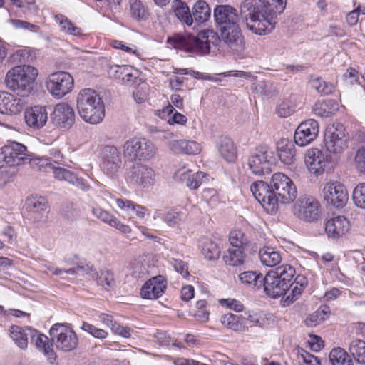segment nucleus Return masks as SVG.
<instances>
[{
    "label": "nucleus",
    "mask_w": 365,
    "mask_h": 365,
    "mask_svg": "<svg viewBox=\"0 0 365 365\" xmlns=\"http://www.w3.org/2000/svg\"><path fill=\"white\" fill-rule=\"evenodd\" d=\"M250 190L255 199L268 212H274L277 210L270 183L262 180L255 182L250 185Z\"/></svg>",
    "instance_id": "obj_11"
},
{
    "label": "nucleus",
    "mask_w": 365,
    "mask_h": 365,
    "mask_svg": "<svg viewBox=\"0 0 365 365\" xmlns=\"http://www.w3.org/2000/svg\"><path fill=\"white\" fill-rule=\"evenodd\" d=\"M349 229V222L344 216H336L328 220L325 230L329 237L339 238L345 235Z\"/></svg>",
    "instance_id": "obj_24"
},
{
    "label": "nucleus",
    "mask_w": 365,
    "mask_h": 365,
    "mask_svg": "<svg viewBox=\"0 0 365 365\" xmlns=\"http://www.w3.org/2000/svg\"><path fill=\"white\" fill-rule=\"evenodd\" d=\"M242 319H244L247 329L248 326L264 327L266 324L267 317L264 312H259L254 314H245V316H242Z\"/></svg>",
    "instance_id": "obj_51"
},
{
    "label": "nucleus",
    "mask_w": 365,
    "mask_h": 365,
    "mask_svg": "<svg viewBox=\"0 0 365 365\" xmlns=\"http://www.w3.org/2000/svg\"><path fill=\"white\" fill-rule=\"evenodd\" d=\"M307 285V278L304 275L298 274L294 282L290 284L295 296H300Z\"/></svg>",
    "instance_id": "obj_63"
},
{
    "label": "nucleus",
    "mask_w": 365,
    "mask_h": 365,
    "mask_svg": "<svg viewBox=\"0 0 365 365\" xmlns=\"http://www.w3.org/2000/svg\"><path fill=\"white\" fill-rule=\"evenodd\" d=\"M202 252L209 260H215L219 258L220 250L218 245L212 240L202 238L200 245Z\"/></svg>",
    "instance_id": "obj_38"
},
{
    "label": "nucleus",
    "mask_w": 365,
    "mask_h": 365,
    "mask_svg": "<svg viewBox=\"0 0 365 365\" xmlns=\"http://www.w3.org/2000/svg\"><path fill=\"white\" fill-rule=\"evenodd\" d=\"M167 287L165 279L155 276L146 282L140 289V295L144 299H155L162 296Z\"/></svg>",
    "instance_id": "obj_17"
},
{
    "label": "nucleus",
    "mask_w": 365,
    "mask_h": 365,
    "mask_svg": "<svg viewBox=\"0 0 365 365\" xmlns=\"http://www.w3.org/2000/svg\"><path fill=\"white\" fill-rule=\"evenodd\" d=\"M26 205L27 210L30 212L35 222L46 221L49 205L45 197L31 195L26 198Z\"/></svg>",
    "instance_id": "obj_15"
},
{
    "label": "nucleus",
    "mask_w": 365,
    "mask_h": 365,
    "mask_svg": "<svg viewBox=\"0 0 365 365\" xmlns=\"http://www.w3.org/2000/svg\"><path fill=\"white\" fill-rule=\"evenodd\" d=\"M293 212L304 221H317L320 217V203L312 195H301L293 204Z\"/></svg>",
    "instance_id": "obj_8"
},
{
    "label": "nucleus",
    "mask_w": 365,
    "mask_h": 365,
    "mask_svg": "<svg viewBox=\"0 0 365 365\" xmlns=\"http://www.w3.org/2000/svg\"><path fill=\"white\" fill-rule=\"evenodd\" d=\"M38 75V70L34 66H16L7 72L5 84L6 88L13 92L22 96H26L34 89Z\"/></svg>",
    "instance_id": "obj_5"
},
{
    "label": "nucleus",
    "mask_w": 365,
    "mask_h": 365,
    "mask_svg": "<svg viewBox=\"0 0 365 365\" xmlns=\"http://www.w3.org/2000/svg\"><path fill=\"white\" fill-rule=\"evenodd\" d=\"M3 160H43L29 153L27 148L21 143L12 142L3 146L1 149Z\"/></svg>",
    "instance_id": "obj_19"
},
{
    "label": "nucleus",
    "mask_w": 365,
    "mask_h": 365,
    "mask_svg": "<svg viewBox=\"0 0 365 365\" xmlns=\"http://www.w3.org/2000/svg\"><path fill=\"white\" fill-rule=\"evenodd\" d=\"M323 196L327 203L335 207H343L349 199L346 187L337 181L325 184L323 188Z\"/></svg>",
    "instance_id": "obj_12"
},
{
    "label": "nucleus",
    "mask_w": 365,
    "mask_h": 365,
    "mask_svg": "<svg viewBox=\"0 0 365 365\" xmlns=\"http://www.w3.org/2000/svg\"><path fill=\"white\" fill-rule=\"evenodd\" d=\"M324 145L329 153H341L346 147L345 127L341 123L329 126L324 133Z\"/></svg>",
    "instance_id": "obj_10"
},
{
    "label": "nucleus",
    "mask_w": 365,
    "mask_h": 365,
    "mask_svg": "<svg viewBox=\"0 0 365 365\" xmlns=\"http://www.w3.org/2000/svg\"><path fill=\"white\" fill-rule=\"evenodd\" d=\"M116 204L120 210L128 212H133L140 219H143L145 216L150 215L148 210L145 207L127 199H117Z\"/></svg>",
    "instance_id": "obj_30"
},
{
    "label": "nucleus",
    "mask_w": 365,
    "mask_h": 365,
    "mask_svg": "<svg viewBox=\"0 0 365 365\" xmlns=\"http://www.w3.org/2000/svg\"><path fill=\"white\" fill-rule=\"evenodd\" d=\"M141 139L136 138L128 140L124 145V155L131 160H137L138 150L140 148Z\"/></svg>",
    "instance_id": "obj_55"
},
{
    "label": "nucleus",
    "mask_w": 365,
    "mask_h": 365,
    "mask_svg": "<svg viewBox=\"0 0 365 365\" xmlns=\"http://www.w3.org/2000/svg\"><path fill=\"white\" fill-rule=\"evenodd\" d=\"M297 356L299 361H303L306 365H319L317 357L302 349L297 350Z\"/></svg>",
    "instance_id": "obj_60"
},
{
    "label": "nucleus",
    "mask_w": 365,
    "mask_h": 365,
    "mask_svg": "<svg viewBox=\"0 0 365 365\" xmlns=\"http://www.w3.org/2000/svg\"><path fill=\"white\" fill-rule=\"evenodd\" d=\"M41 168H43V166L40 165L38 167V170H41ZM44 168L46 169L45 172H48L47 169L51 170L53 173L54 178L58 180H65L72 185L77 186L83 184V180L78 178L76 174L68 170L67 168L55 167L52 165L51 163H46L44 166Z\"/></svg>",
    "instance_id": "obj_26"
},
{
    "label": "nucleus",
    "mask_w": 365,
    "mask_h": 365,
    "mask_svg": "<svg viewBox=\"0 0 365 365\" xmlns=\"http://www.w3.org/2000/svg\"><path fill=\"white\" fill-rule=\"evenodd\" d=\"M252 158L258 160H270L274 158V150L265 145H260L252 153Z\"/></svg>",
    "instance_id": "obj_57"
},
{
    "label": "nucleus",
    "mask_w": 365,
    "mask_h": 365,
    "mask_svg": "<svg viewBox=\"0 0 365 365\" xmlns=\"http://www.w3.org/2000/svg\"><path fill=\"white\" fill-rule=\"evenodd\" d=\"M328 161H308L306 166L310 174L318 176L322 175L326 168V164Z\"/></svg>",
    "instance_id": "obj_61"
},
{
    "label": "nucleus",
    "mask_w": 365,
    "mask_h": 365,
    "mask_svg": "<svg viewBox=\"0 0 365 365\" xmlns=\"http://www.w3.org/2000/svg\"><path fill=\"white\" fill-rule=\"evenodd\" d=\"M229 240L234 247L242 248L249 243L248 237L240 230H235L230 232Z\"/></svg>",
    "instance_id": "obj_53"
},
{
    "label": "nucleus",
    "mask_w": 365,
    "mask_h": 365,
    "mask_svg": "<svg viewBox=\"0 0 365 365\" xmlns=\"http://www.w3.org/2000/svg\"><path fill=\"white\" fill-rule=\"evenodd\" d=\"M271 187L278 207V203L288 204L297 197V188L292 180L282 173H276L270 180Z\"/></svg>",
    "instance_id": "obj_6"
},
{
    "label": "nucleus",
    "mask_w": 365,
    "mask_h": 365,
    "mask_svg": "<svg viewBox=\"0 0 365 365\" xmlns=\"http://www.w3.org/2000/svg\"><path fill=\"white\" fill-rule=\"evenodd\" d=\"M48 120L46 108L42 106H34L27 108L24 111L26 124L33 129L43 128Z\"/></svg>",
    "instance_id": "obj_18"
},
{
    "label": "nucleus",
    "mask_w": 365,
    "mask_h": 365,
    "mask_svg": "<svg viewBox=\"0 0 365 365\" xmlns=\"http://www.w3.org/2000/svg\"><path fill=\"white\" fill-rule=\"evenodd\" d=\"M329 360L332 365H354L350 355L340 347L331 351Z\"/></svg>",
    "instance_id": "obj_41"
},
{
    "label": "nucleus",
    "mask_w": 365,
    "mask_h": 365,
    "mask_svg": "<svg viewBox=\"0 0 365 365\" xmlns=\"http://www.w3.org/2000/svg\"><path fill=\"white\" fill-rule=\"evenodd\" d=\"M175 144L187 155H197L201 151L200 144L194 140H182L177 141Z\"/></svg>",
    "instance_id": "obj_54"
},
{
    "label": "nucleus",
    "mask_w": 365,
    "mask_h": 365,
    "mask_svg": "<svg viewBox=\"0 0 365 365\" xmlns=\"http://www.w3.org/2000/svg\"><path fill=\"white\" fill-rule=\"evenodd\" d=\"M175 178L185 182L187 187L191 190H197L201 185L207 175L203 172L192 173L191 170H178L175 173Z\"/></svg>",
    "instance_id": "obj_25"
},
{
    "label": "nucleus",
    "mask_w": 365,
    "mask_h": 365,
    "mask_svg": "<svg viewBox=\"0 0 365 365\" xmlns=\"http://www.w3.org/2000/svg\"><path fill=\"white\" fill-rule=\"evenodd\" d=\"M297 108L296 99L290 96L284 99L276 108V113L280 118H287L293 114Z\"/></svg>",
    "instance_id": "obj_39"
},
{
    "label": "nucleus",
    "mask_w": 365,
    "mask_h": 365,
    "mask_svg": "<svg viewBox=\"0 0 365 365\" xmlns=\"http://www.w3.org/2000/svg\"><path fill=\"white\" fill-rule=\"evenodd\" d=\"M24 108L22 100L15 95L7 92L0 91V113L6 115H17Z\"/></svg>",
    "instance_id": "obj_20"
},
{
    "label": "nucleus",
    "mask_w": 365,
    "mask_h": 365,
    "mask_svg": "<svg viewBox=\"0 0 365 365\" xmlns=\"http://www.w3.org/2000/svg\"><path fill=\"white\" fill-rule=\"evenodd\" d=\"M111 331L116 335L120 336L123 338H130L132 336L133 330L128 327L121 325L120 323L115 321L110 327Z\"/></svg>",
    "instance_id": "obj_64"
},
{
    "label": "nucleus",
    "mask_w": 365,
    "mask_h": 365,
    "mask_svg": "<svg viewBox=\"0 0 365 365\" xmlns=\"http://www.w3.org/2000/svg\"><path fill=\"white\" fill-rule=\"evenodd\" d=\"M91 212L93 216L97 219L100 220L103 223L115 227L122 234L128 235L131 232V228L128 225L123 224L114 215L103 208L100 207H93Z\"/></svg>",
    "instance_id": "obj_22"
},
{
    "label": "nucleus",
    "mask_w": 365,
    "mask_h": 365,
    "mask_svg": "<svg viewBox=\"0 0 365 365\" xmlns=\"http://www.w3.org/2000/svg\"><path fill=\"white\" fill-rule=\"evenodd\" d=\"M81 329L98 339H105L109 335V333L107 331L101 328H98L96 326L86 322H82Z\"/></svg>",
    "instance_id": "obj_56"
},
{
    "label": "nucleus",
    "mask_w": 365,
    "mask_h": 365,
    "mask_svg": "<svg viewBox=\"0 0 365 365\" xmlns=\"http://www.w3.org/2000/svg\"><path fill=\"white\" fill-rule=\"evenodd\" d=\"M286 4L287 0H245L240 10L250 31L266 35L274 29L277 14L283 12Z\"/></svg>",
    "instance_id": "obj_1"
},
{
    "label": "nucleus",
    "mask_w": 365,
    "mask_h": 365,
    "mask_svg": "<svg viewBox=\"0 0 365 365\" xmlns=\"http://www.w3.org/2000/svg\"><path fill=\"white\" fill-rule=\"evenodd\" d=\"M270 271L263 277L262 287L267 295L272 298H277L281 297L288 285H285L277 277H275Z\"/></svg>",
    "instance_id": "obj_23"
},
{
    "label": "nucleus",
    "mask_w": 365,
    "mask_h": 365,
    "mask_svg": "<svg viewBox=\"0 0 365 365\" xmlns=\"http://www.w3.org/2000/svg\"><path fill=\"white\" fill-rule=\"evenodd\" d=\"M220 322L224 327L233 331L242 332L246 330L242 315L239 316L232 313L225 314L221 317Z\"/></svg>",
    "instance_id": "obj_32"
},
{
    "label": "nucleus",
    "mask_w": 365,
    "mask_h": 365,
    "mask_svg": "<svg viewBox=\"0 0 365 365\" xmlns=\"http://www.w3.org/2000/svg\"><path fill=\"white\" fill-rule=\"evenodd\" d=\"M108 73L110 78L121 81L123 83L133 81L132 67L127 65H111Z\"/></svg>",
    "instance_id": "obj_31"
},
{
    "label": "nucleus",
    "mask_w": 365,
    "mask_h": 365,
    "mask_svg": "<svg viewBox=\"0 0 365 365\" xmlns=\"http://www.w3.org/2000/svg\"><path fill=\"white\" fill-rule=\"evenodd\" d=\"M127 176L131 182L138 184L144 187H149L154 183L155 173L139 162L135 163L127 173Z\"/></svg>",
    "instance_id": "obj_16"
},
{
    "label": "nucleus",
    "mask_w": 365,
    "mask_h": 365,
    "mask_svg": "<svg viewBox=\"0 0 365 365\" xmlns=\"http://www.w3.org/2000/svg\"><path fill=\"white\" fill-rule=\"evenodd\" d=\"M259 257L261 262L267 267H274L282 261V256L279 252L269 247L260 249Z\"/></svg>",
    "instance_id": "obj_34"
},
{
    "label": "nucleus",
    "mask_w": 365,
    "mask_h": 365,
    "mask_svg": "<svg viewBox=\"0 0 365 365\" xmlns=\"http://www.w3.org/2000/svg\"><path fill=\"white\" fill-rule=\"evenodd\" d=\"M245 258V254L241 248L234 247L229 248L223 257L227 264L233 267L243 264Z\"/></svg>",
    "instance_id": "obj_40"
},
{
    "label": "nucleus",
    "mask_w": 365,
    "mask_h": 365,
    "mask_svg": "<svg viewBox=\"0 0 365 365\" xmlns=\"http://www.w3.org/2000/svg\"><path fill=\"white\" fill-rule=\"evenodd\" d=\"M277 156L279 160H293L295 156V148L292 142L285 140L277 145Z\"/></svg>",
    "instance_id": "obj_47"
},
{
    "label": "nucleus",
    "mask_w": 365,
    "mask_h": 365,
    "mask_svg": "<svg viewBox=\"0 0 365 365\" xmlns=\"http://www.w3.org/2000/svg\"><path fill=\"white\" fill-rule=\"evenodd\" d=\"M12 161H0V185H5L18 171L19 163L14 165Z\"/></svg>",
    "instance_id": "obj_43"
},
{
    "label": "nucleus",
    "mask_w": 365,
    "mask_h": 365,
    "mask_svg": "<svg viewBox=\"0 0 365 365\" xmlns=\"http://www.w3.org/2000/svg\"><path fill=\"white\" fill-rule=\"evenodd\" d=\"M130 14L131 17L138 21H146L150 16L148 8L140 0H135L130 3Z\"/></svg>",
    "instance_id": "obj_42"
},
{
    "label": "nucleus",
    "mask_w": 365,
    "mask_h": 365,
    "mask_svg": "<svg viewBox=\"0 0 365 365\" xmlns=\"http://www.w3.org/2000/svg\"><path fill=\"white\" fill-rule=\"evenodd\" d=\"M331 101H317L314 106V113L316 115L322 118L331 117L334 113L330 110L329 105Z\"/></svg>",
    "instance_id": "obj_58"
},
{
    "label": "nucleus",
    "mask_w": 365,
    "mask_h": 365,
    "mask_svg": "<svg viewBox=\"0 0 365 365\" xmlns=\"http://www.w3.org/2000/svg\"><path fill=\"white\" fill-rule=\"evenodd\" d=\"M45 85L52 97L61 99L73 90L74 78L68 72L55 71L46 78Z\"/></svg>",
    "instance_id": "obj_7"
},
{
    "label": "nucleus",
    "mask_w": 365,
    "mask_h": 365,
    "mask_svg": "<svg viewBox=\"0 0 365 365\" xmlns=\"http://www.w3.org/2000/svg\"><path fill=\"white\" fill-rule=\"evenodd\" d=\"M75 112L67 102H59L54 106L51 113L52 123L59 128L69 129L75 122Z\"/></svg>",
    "instance_id": "obj_13"
},
{
    "label": "nucleus",
    "mask_w": 365,
    "mask_h": 365,
    "mask_svg": "<svg viewBox=\"0 0 365 365\" xmlns=\"http://www.w3.org/2000/svg\"><path fill=\"white\" fill-rule=\"evenodd\" d=\"M11 3L21 9L25 14L30 16H38L39 6L36 0H10Z\"/></svg>",
    "instance_id": "obj_45"
},
{
    "label": "nucleus",
    "mask_w": 365,
    "mask_h": 365,
    "mask_svg": "<svg viewBox=\"0 0 365 365\" xmlns=\"http://www.w3.org/2000/svg\"><path fill=\"white\" fill-rule=\"evenodd\" d=\"M53 342L57 349L63 351L75 349L78 344L76 332L65 324H55L50 329Z\"/></svg>",
    "instance_id": "obj_9"
},
{
    "label": "nucleus",
    "mask_w": 365,
    "mask_h": 365,
    "mask_svg": "<svg viewBox=\"0 0 365 365\" xmlns=\"http://www.w3.org/2000/svg\"><path fill=\"white\" fill-rule=\"evenodd\" d=\"M54 19L61 27V30L69 35L74 36H83V31L80 27L74 25V24L65 15L58 14L54 16Z\"/></svg>",
    "instance_id": "obj_35"
},
{
    "label": "nucleus",
    "mask_w": 365,
    "mask_h": 365,
    "mask_svg": "<svg viewBox=\"0 0 365 365\" xmlns=\"http://www.w3.org/2000/svg\"><path fill=\"white\" fill-rule=\"evenodd\" d=\"M9 334L15 344L21 349L25 350L28 347L29 339L35 337L36 330L31 327H21L13 325L9 329Z\"/></svg>",
    "instance_id": "obj_21"
},
{
    "label": "nucleus",
    "mask_w": 365,
    "mask_h": 365,
    "mask_svg": "<svg viewBox=\"0 0 365 365\" xmlns=\"http://www.w3.org/2000/svg\"><path fill=\"white\" fill-rule=\"evenodd\" d=\"M307 285V278L304 275L298 274L294 282L290 284L295 296H300Z\"/></svg>",
    "instance_id": "obj_62"
},
{
    "label": "nucleus",
    "mask_w": 365,
    "mask_h": 365,
    "mask_svg": "<svg viewBox=\"0 0 365 365\" xmlns=\"http://www.w3.org/2000/svg\"><path fill=\"white\" fill-rule=\"evenodd\" d=\"M217 148L221 157L225 160H234L237 157V147L227 136H220Z\"/></svg>",
    "instance_id": "obj_28"
},
{
    "label": "nucleus",
    "mask_w": 365,
    "mask_h": 365,
    "mask_svg": "<svg viewBox=\"0 0 365 365\" xmlns=\"http://www.w3.org/2000/svg\"><path fill=\"white\" fill-rule=\"evenodd\" d=\"M353 200L357 207L365 209V182L358 184L354 188Z\"/></svg>",
    "instance_id": "obj_59"
},
{
    "label": "nucleus",
    "mask_w": 365,
    "mask_h": 365,
    "mask_svg": "<svg viewBox=\"0 0 365 365\" xmlns=\"http://www.w3.org/2000/svg\"><path fill=\"white\" fill-rule=\"evenodd\" d=\"M285 285H289V282L295 275V269L290 264H283L270 271Z\"/></svg>",
    "instance_id": "obj_44"
},
{
    "label": "nucleus",
    "mask_w": 365,
    "mask_h": 365,
    "mask_svg": "<svg viewBox=\"0 0 365 365\" xmlns=\"http://www.w3.org/2000/svg\"><path fill=\"white\" fill-rule=\"evenodd\" d=\"M249 169L255 175H264L272 172V163L270 161H248Z\"/></svg>",
    "instance_id": "obj_48"
},
{
    "label": "nucleus",
    "mask_w": 365,
    "mask_h": 365,
    "mask_svg": "<svg viewBox=\"0 0 365 365\" xmlns=\"http://www.w3.org/2000/svg\"><path fill=\"white\" fill-rule=\"evenodd\" d=\"M35 340L36 347L42 351L43 354L49 359H53L55 356L54 351L52 349L53 345L49 343L48 338L43 334H38L33 339Z\"/></svg>",
    "instance_id": "obj_46"
},
{
    "label": "nucleus",
    "mask_w": 365,
    "mask_h": 365,
    "mask_svg": "<svg viewBox=\"0 0 365 365\" xmlns=\"http://www.w3.org/2000/svg\"><path fill=\"white\" fill-rule=\"evenodd\" d=\"M88 271L87 275L92 278H96L99 285L103 287L106 289L112 288L115 286V281L113 273L109 270L101 271L98 275L94 267L91 264L86 265Z\"/></svg>",
    "instance_id": "obj_27"
},
{
    "label": "nucleus",
    "mask_w": 365,
    "mask_h": 365,
    "mask_svg": "<svg viewBox=\"0 0 365 365\" xmlns=\"http://www.w3.org/2000/svg\"><path fill=\"white\" fill-rule=\"evenodd\" d=\"M263 275L255 271H247L238 275L240 283L248 289H259L262 287Z\"/></svg>",
    "instance_id": "obj_29"
},
{
    "label": "nucleus",
    "mask_w": 365,
    "mask_h": 365,
    "mask_svg": "<svg viewBox=\"0 0 365 365\" xmlns=\"http://www.w3.org/2000/svg\"><path fill=\"white\" fill-rule=\"evenodd\" d=\"M220 41L218 34L212 30L200 31L197 36L176 34L168 38V43L190 54L206 55L212 46H217Z\"/></svg>",
    "instance_id": "obj_2"
},
{
    "label": "nucleus",
    "mask_w": 365,
    "mask_h": 365,
    "mask_svg": "<svg viewBox=\"0 0 365 365\" xmlns=\"http://www.w3.org/2000/svg\"><path fill=\"white\" fill-rule=\"evenodd\" d=\"M328 317L329 308L327 307H321L307 317L305 320V324L308 327H315L324 321Z\"/></svg>",
    "instance_id": "obj_49"
},
{
    "label": "nucleus",
    "mask_w": 365,
    "mask_h": 365,
    "mask_svg": "<svg viewBox=\"0 0 365 365\" xmlns=\"http://www.w3.org/2000/svg\"><path fill=\"white\" fill-rule=\"evenodd\" d=\"M172 8L177 18L187 26H191L193 19L189 6L181 0H174Z\"/></svg>",
    "instance_id": "obj_33"
},
{
    "label": "nucleus",
    "mask_w": 365,
    "mask_h": 365,
    "mask_svg": "<svg viewBox=\"0 0 365 365\" xmlns=\"http://www.w3.org/2000/svg\"><path fill=\"white\" fill-rule=\"evenodd\" d=\"M311 85L321 95H329L334 91V86L332 83L323 81L320 77L312 79Z\"/></svg>",
    "instance_id": "obj_52"
},
{
    "label": "nucleus",
    "mask_w": 365,
    "mask_h": 365,
    "mask_svg": "<svg viewBox=\"0 0 365 365\" xmlns=\"http://www.w3.org/2000/svg\"><path fill=\"white\" fill-rule=\"evenodd\" d=\"M141 145L138 150L137 160H149L155 153V148L153 143L145 138H141Z\"/></svg>",
    "instance_id": "obj_50"
},
{
    "label": "nucleus",
    "mask_w": 365,
    "mask_h": 365,
    "mask_svg": "<svg viewBox=\"0 0 365 365\" xmlns=\"http://www.w3.org/2000/svg\"><path fill=\"white\" fill-rule=\"evenodd\" d=\"M77 108L82 119L92 124L99 123L105 116L103 102L97 92L91 88L80 91L77 96Z\"/></svg>",
    "instance_id": "obj_4"
},
{
    "label": "nucleus",
    "mask_w": 365,
    "mask_h": 365,
    "mask_svg": "<svg viewBox=\"0 0 365 365\" xmlns=\"http://www.w3.org/2000/svg\"><path fill=\"white\" fill-rule=\"evenodd\" d=\"M211 16V9L208 4L203 0L197 1L192 7V16L197 23L206 22Z\"/></svg>",
    "instance_id": "obj_37"
},
{
    "label": "nucleus",
    "mask_w": 365,
    "mask_h": 365,
    "mask_svg": "<svg viewBox=\"0 0 365 365\" xmlns=\"http://www.w3.org/2000/svg\"><path fill=\"white\" fill-rule=\"evenodd\" d=\"M319 124L314 119H309L297 127L294 133V142L299 146H305L312 142L318 135Z\"/></svg>",
    "instance_id": "obj_14"
},
{
    "label": "nucleus",
    "mask_w": 365,
    "mask_h": 365,
    "mask_svg": "<svg viewBox=\"0 0 365 365\" xmlns=\"http://www.w3.org/2000/svg\"><path fill=\"white\" fill-rule=\"evenodd\" d=\"M348 349L355 361L361 365H365L364 340L357 338L352 339L349 342Z\"/></svg>",
    "instance_id": "obj_36"
},
{
    "label": "nucleus",
    "mask_w": 365,
    "mask_h": 365,
    "mask_svg": "<svg viewBox=\"0 0 365 365\" xmlns=\"http://www.w3.org/2000/svg\"><path fill=\"white\" fill-rule=\"evenodd\" d=\"M214 18L225 43L235 51L241 48L243 37L238 25L237 10L229 5H218L214 9Z\"/></svg>",
    "instance_id": "obj_3"
}]
</instances>
